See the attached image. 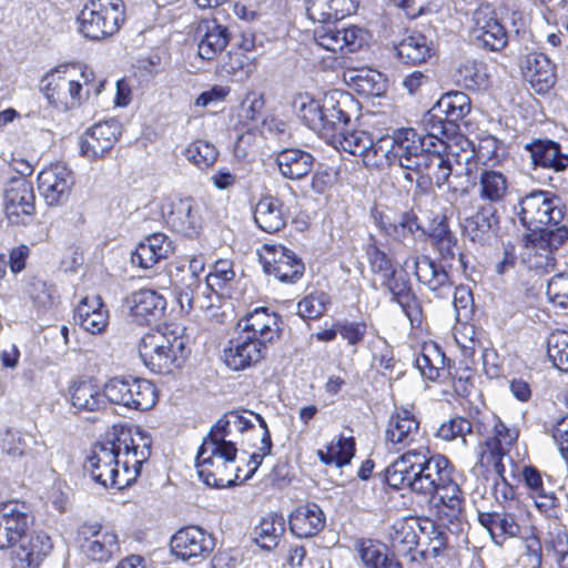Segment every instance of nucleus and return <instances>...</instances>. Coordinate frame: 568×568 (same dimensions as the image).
I'll list each match as a JSON object with an SVG mask.
<instances>
[{"label": "nucleus", "instance_id": "obj_1", "mask_svg": "<svg viewBox=\"0 0 568 568\" xmlns=\"http://www.w3.org/2000/svg\"><path fill=\"white\" fill-rule=\"evenodd\" d=\"M151 445L150 436L139 427H114L93 445L84 469L101 486L123 489L136 480L151 456Z\"/></svg>", "mask_w": 568, "mask_h": 568}, {"label": "nucleus", "instance_id": "obj_2", "mask_svg": "<svg viewBox=\"0 0 568 568\" xmlns=\"http://www.w3.org/2000/svg\"><path fill=\"white\" fill-rule=\"evenodd\" d=\"M423 450L419 481L416 494L438 496L437 515L439 525L453 534L463 531L466 524L465 498L453 477L454 467L444 455H428Z\"/></svg>", "mask_w": 568, "mask_h": 568}, {"label": "nucleus", "instance_id": "obj_3", "mask_svg": "<svg viewBox=\"0 0 568 568\" xmlns=\"http://www.w3.org/2000/svg\"><path fill=\"white\" fill-rule=\"evenodd\" d=\"M474 154L478 159L483 158L480 150L477 152L473 150L470 154L465 156L464 164L459 160H456V163L453 164L448 154H443L436 148H429L413 173L429 183H434L437 187L447 184L453 192L464 194L467 193V187L473 182L470 178L475 164Z\"/></svg>", "mask_w": 568, "mask_h": 568}, {"label": "nucleus", "instance_id": "obj_4", "mask_svg": "<svg viewBox=\"0 0 568 568\" xmlns=\"http://www.w3.org/2000/svg\"><path fill=\"white\" fill-rule=\"evenodd\" d=\"M306 12L310 19L323 23L314 30V40L323 49L344 57L361 49L367 42V33L363 29L351 26L337 29L328 23L334 21L328 0H308Z\"/></svg>", "mask_w": 568, "mask_h": 568}, {"label": "nucleus", "instance_id": "obj_5", "mask_svg": "<svg viewBox=\"0 0 568 568\" xmlns=\"http://www.w3.org/2000/svg\"><path fill=\"white\" fill-rule=\"evenodd\" d=\"M417 281L437 298H446L453 293L456 320H468L473 313V294L467 286L454 287V283L444 266L427 255L412 257Z\"/></svg>", "mask_w": 568, "mask_h": 568}, {"label": "nucleus", "instance_id": "obj_6", "mask_svg": "<svg viewBox=\"0 0 568 568\" xmlns=\"http://www.w3.org/2000/svg\"><path fill=\"white\" fill-rule=\"evenodd\" d=\"M187 353L185 338L168 328L144 334L139 344L144 365L159 374H169L180 367Z\"/></svg>", "mask_w": 568, "mask_h": 568}, {"label": "nucleus", "instance_id": "obj_7", "mask_svg": "<svg viewBox=\"0 0 568 568\" xmlns=\"http://www.w3.org/2000/svg\"><path fill=\"white\" fill-rule=\"evenodd\" d=\"M424 134L415 129L403 128L395 130L392 135H383L377 140L381 165L398 164L402 169L413 172L422 160V156L429 150Z\"/></svg>", "mask_w": 568, "mask_h": 568}, {"label": "nucleus", "instance_id": "obj_8", "mask_svg": "<svg viewBox=\"0 0 568 568\" xmlns=\"http://www.w3.org/2000/svg\"><path fill=\"white\" fill-rule=\"evenodd\" d=\"M229 447H221L212 440L203 442L199 448L195 467L199 477L202 481L215 488H224L232 486L237 479L239 474L233 476L234 462L237 454L235 445H227Z\"/></svg>", "mask_w": 568, "mask_h": 568}, {"label": "nucleus", "instance_id": "obj_9", "mask_svg": "<svg viewBox=\"0 0 568 568\" xmlns=\"http://www.w3.org/2000/svg\"><path fill=\"white\" fill-rule=\"evenodd\" d=\"M93 80L94 73L88 67L81 70L79 80L69 77L67 69L63 72L54 70L43 78L42 91L53 108L65 112L80 106L89 97Z\"/></svg>", "mask_w": 568, "mask_h": 568}, {"label": "nucleus", "instance_id": "obj_10", "mask_svg": "<svg viewBox=\"0 0 568 568\" xmlns=\"http://www.w3.org/2000/svg\"><path fill=\"white\" fill-rule=\"evenodd\" d=\"M124 17L123 0H91L78 17L79 31L88 39L101 40L118 32Z\"/></svg>", "mask_w": 568, "mask_h": 568}, {"label": "nucleus", "instance_id": "obj_11", "mask_svg": "<svg viewBox=\"0 0 568 568\" xmlns=\"http://www.w3.org/2000/svg\"><path fill=\"white\" fill-rule=\"evenodd\" d=\"M514 210L521 224L531 232L549 222H560L564 217L560 199L546 191H532L525 195Z\"/></svg>", "mask_w": 568, "mask_h": 568}, {"label": "nucleus", "instance_id": "obj_12", "mask_svg": "<svg viewBox=\"0 0 568 568\" xmlns=\"http://www.w3.org/2000/svg\"><path fill=\"white\" fill-rule=\"evenodd\" d=\"M3 210L10 224H29L36 213L32 183L22 176L11 179L4 189Z\"/></svg>", "mask_w": 568, "mask_h": 568}, {"label": "nucleus", "instance_id": "obj_13", "mask_svg": "<svg viewBox=\"0 0 568 568\" xmlns=\"http://www.w3.org/2000/svg\"><path fill=\"white\" fill-rule=\"evenodd\" d=\"M81 551L92 561L104 562L119 552L116 534L100 523H84L78 528Z\"/></svg>", "mask_w": 568, "mask_h": 568}, {"label": "nucleus", "instance_id": "obj_14", "mask_svg": "<svg viewBox=\"0 0 568 568\" xmlns=\"http://www.w3.org/2000/svg\"><path fill=\"white\" fill-rule=\"evenodd\" d=\"M260 261L264 272L282 283H295L304 274L303 261L282 245H264Z\"/></svg>", "mask_w": 568, "mask_h": 568}, {"label": "nucleus", "instance_id": "obj_15", "mask_svg": "<svg viewBox=\"0 0 568 568\" xmlns=\"http://www.w3.org/2000/svg\"><path fill=\"white\" fill-rule=\"evenodd\" d=\"M471 39L480 47L498 51L508 42L505 27L489 4H483L473 12Z\"/></svg>", "mask_w": 568, "mask_h": 568}, {"label": "nucleus", "instance_id": "obj_16", "mask_svg": "<svg viewBox=\"0 0 568 568\" xmlns=\"http://www.w3.org/2000/svg\"><path fill=\"white\" fill-rule=\"evenodd\" d=\"M173 556L184 561L202 560L214 549V540L197 526H187L178 530L170 540Z\"/></svg>", "mask_w": 568, "mask_h": 568}, {"label": "nucleus", "instance_id": "obj_17", "mask_svg": "<svg viewBox=\"0 0 568 568\" xmlns=\"http://www.w3.org/2000/svg\"><path fill=\"white\" fill-rule=\"evenodd\" d=\"M163 216L171 230L193 237L202 227L201 207L192 197L174 199L163 206Z\"/></svg>", "mask_w": 568, "mask_h": 568}, {"label": "nucleus", "instance_id": "obj_18", "mask_svg": "<svg viewBox=\"0 0 568 568\" xmlns=\"http://www.w3.org/2000/svg\"><path fill=\"white\" fill-rule=\"evenodd\" d=\"M74 183L71 171L62 163L43 169L38 175V189L48 205L64 203Z\"/></svg>", "mask_w": 568, "mask_h": 568}, {"label": "nucleus", "instance_id": "obj_19", "mask_svg": "<svg viewBox=\"0 0 568 568\" xmlns=\"http://www.w3.org/2000/svg\"><path fill=\"white\" fill-rule=\"evenodd\" d=\"M53 548L50 536L42 531L26 532L12 550L14 568H38Z\"/></svg>", "mask_w": 568, "mask_h": 568}, {"label": "nucleus", "instance_id": "obj_20", "mask_svg": "<svg viewBox=\"0 0 568 568\" xmlns=\"http://www.w3.org/2000/svg\"><path fill=\"white\" fill-rule=\"evenodd\" d=\"M121 135V124L116 120L99 122L83 135L81 154L90 160L103 158L109 153Z\"/></svg>", "mask_w": 568, "mask_h": 568}, {"label": "nucleus", "instance_id": "obj_21", "mask_svg": "<svg viewBox=\"0 0 568 568\" xmlns=\"http://www.w3.org/2000/svg\"><path fill=\"white\" fill-rule=\"evenodd\" d=\"M423 450L409 449L397 457L385 470L387 484L395 489H409L416 493Z\"/></svg>", "mask_w": 568, "mask_h": 568}, {"label": "nucleus", "instance_id": "obj_22", "mask_svg": "<svg viewBox=\"0 0 568 568\" xmlns=\"http://www.w3.org/2000/svg\"><path fill=\"white\" fill-rule=\"evenodd\" d=\"M381 285L390 294L392 301L400 306L412 326H419L423 321L422 306L406 275H400L395 270L392 275L382 280Z\"/></svg>", "mask_w": 568, "mask_h": 568}, {"label": "nucleus", "instance_id": "obj_23", "mask_svg": "<svg viewBox=\"0 0 568 568\" xmlns=\"http://www.w3.org/2000/svg\"><path fill=\"white\" fill-rule=\"evenodd\" d=\"M422 437L420 426L415 415L405 408L396 409L385 429V442L398 450L413 445Z\"/></svg>", "mask_w": 568, "mask_h": 568}, {"label": "nucleus", "instance_id": "obj_24", "mask_svg": "<svg viewBox=\"0 0 568 568\" xmlns=\"http://www.w3.org/2000/svg\"><path fill=\"white\" fill-rule=\"evenodd\" d=\"M266 346L242 333L232 338L224 349L223 359L233 371H243L258 363L265 353Z\"/></svg>", "mask_w": 568, "mask_h": 568}, {"label": "nucleus", "instance_id": "obj_25", "mask_svg": "<svg viewBox=\"0 0 568 568\" xmlns=\"http://www.w3.org/2000/svg\"><path fill=\"white\" fill-rule=\"evenodd\" d=\"M331 145L337 150L361 156L366 166H381L379 152L375 153V149H377V141H373L372 136L366 131H348L345 129L335 140H333Z\"/></svg>", "mask_w": 568, "mask_h": 568}, {"label": "nucleus", "instance_id": "obj_26", "mask_svg": "<svg viewBox=\"0 0 568 568\" xmlns=\"http://www.w3.org/2000/svg\"><path fill=\"white\" fill-rule=\"evenodd\" d=\"M130 315L140 324L159 321L165 312L166 300L151 288H141L126 297Z\"/></svg>", "mask_w": 568, "mask_h": 568}, {"label": "nucleus", "instance_id": "obj_27", "mask_svg": "<svg viewBox=\"0 0 568 568\" xmlns=\"http://www.w3.org/2000/svg\"><path fill=\"white\" fill-rule=\"evenodd\" d=\"M477 517L497 546H503L509 538L523 537L524 528L517 516L510 511H478Z\"/></svg>", "mask_w": 568, "mask_h": 568}, {"label": "nucleus", "instance_id": "obj_28", "mask_svg": "<svg viewBox=\"0 0 568 568\" xmlns=\"http://www.w3.org/2000/svg\"><path fill=\"white\" fill-rule=\"evenodd\" d=\"M520 69L526 81L537 93L548 92L556 83L555 64L540 52H530L520 62Z\"/></svg>", "mask_w": 568, "mask_h": 568}, {"label": "nucleus", "instance_id": "obj_29", "mask_svg": "<svg viewBox=\"0 0 568 568\" xmlns=\"http://www.w3.org/2000/svg\"><path fill=\"white\" fill-rule=\"evenodd\" d=\"M239 325L242 326V334L261 342L264 346L280 336L278 316L265 307L255 308Z\"/></svg>", "mask_w": 568, "mask_h": 568}, {"label": "nucleus", "instance_id": "obj_30", "mask_svg": "<svg viewBox=\"0 0 568 568\" xmlns=\"http://www.w3.org/2000/svg\"><path fill=\"white\" fill-rule=\"evenodd\" d=\"M464 234L475 243L484 244L494 239L499 226L497 210L491 205L480 206L462 222Z\"/></svg>", "mask_w": 568, "mask_h": 568}, {"label": "nucleus", "instance_id": "obj_31", "mask_svg": "<svg viewBox=\"0 0 568 568\" xmlns=\"http://www.w3.org/2000/svg\"><path fill=\"white\" fill-rule=\"evenodd\" d=\"M172 283L181 311L189 313L196 307L204 310L211 305L207 303L211 290L200 277L172 276Z\"/></svg>", "mask_w": 568, "mask_h": 568}, {"label": "nucleus", "instance_id": "obj_32", "mask_svg": "<svg viewBox=\"0 0 568 568\" xmlns=\"http://www.w3.org/2000/svg\"><path fill=\"white\" fill-rule=\"evenodd\" d=\"M29 529V516L16 504L0 508V550L13 548Z\"/></svg>", "mask_w": 568, "mask_h": 568}, {"label": "nucleus", "instance_id": "obj_33", "mask_svg": "<svg viewBox=\"0 0 568 568\" xmlns=\"http://www.w3.org/2000/svg\"><path fill=\"white\" fill-rule=\"evenodd\" d=\"M524 151L535 168L540 166L559 172L568 166V154L562 153L559 143L555 141L537 139L526 143Z\"/></svg>", "mask_w": 568, "mask_h": 568}, {"label": "nucleus", "instance_id": "obj_34", "mask_svg": "<svg viewBox=\"0 0 568 568\" xmlns=\"http://www.w3.org/2000/svg\"><path fill=\"white\" fill-rule=\"evenodd\" d=\"M174 251L172 241L163 233H154L139 243L131 255L134 265L150 268L161 260L168 258Z\"/></svg>", "mask_w": 568, "mask_h": 568}, {"label": "nucleus", "instance_id": "obj_35", "mask_svg": "<svg viewBox=\"0 0 568 568\" xmlns=\"http://www.w3.org/2000/svg\"><path fill=\"white\" fill-rule=\"evenodd\" d=\"M325 515L315 503H306L296 507L290 515L291 531L298 538L317 535L325 526Z\"/></svg>", "mask_w": 568, "mask_h": 568}, {"label": "nucleus", "instance_id": "obj_36", "mask_svg": "<svg viewBox=\"0 0 568 568\" xmlns=\"http://www.w3.org/2000/svg\"><path fill=\"white\" fill-rule=\"evenodd\" d=\"M477 195L487 205L503 203L509 193V179L498 170L481 169L478 174Z\"/></svg>", "mask_w": 568, "mask_h": 568}, {"label": "nucleus", "instance_id": "obj_37", "mask_svg": "<svg viewBox=\"0 0 568 568\" xmlns=\"http://www.w3.org/2000/svg\"><path fill=\"white\" fill-rule=\"evenodd\" d=\"M471 110L469 97L462 91H450L445 93L437 103L428 111V121L440 115L452 126H456Z\"/></svg>", "mask_w": 568, "mask_h": 568}, {"label": "nucleus", "instance_id": "obj_38", "mask_svg": "<svg viewBox=\"0 0 568 568\" xmlns=\"http://www.w3.org/2000/svg\"><path fill=\"white\" fill-rule=\"evenodd\" d=\"M337 92L326 94L323 99V129L318 130V135L328 144L333 143L349 123V115L342 106V102L336 99Z\"/></svg>", "mask_w": 568, "mask_h": 568}, {"label": "nucleus", "instance_id": "obj_39", "mask_svg": "<svg viewBox=\"0 0 568 568\" xmlns=\"http://www.w3.org/2000/svg\"><path fill=\"white\" fill-rule=\"evenodd\" d=\"M197 33L201 37L197 45L199 55L203 60H213L222 54L230 41L227 29L215 20L202 21L197 27Z\"/></svg>", "mask_w": 568, "mask_h": 568}, {"label": "nucleus", "instance_id": "obj_40", "mask_svg": "<svg viewBox=\"0 0 568 568\" xmlns=\"http://www.w3.org/2000/svg\"><path fill=\"white\" fill-rule=\"evenodd\" d=\"M286 220L283 201L278 197L266 195L256 203L254 221L262 231L276 233L285 227Z\"/></svg>", "mask_w": 568, "mask_h": 568}, {"label": "nucleus", "instance_id": "obj_41", "mask_svg": "<svg viewBox=\"0 0 568 568\" xmlns=\"http://www.w3.org/2000/svg\"><path fill=\"white\" fill-rule=\"evenodd\" d=\"M314 156L301 149H285L277 153L276 164L283 178L300 181L313 170Z\"/></svg>", "mask_w": 568, "mask_h": 568}, {"label": "nucleus", "instance_id": "obj_42", "mask_svg": "<svg viewBox=\"0 0 568 568\" xmlns=\"http://www.w3.org/2000/svg\"><path fill=\"white\" fill-rule=\"evenodd\" d=\"M72 406L79 412H98L106 407L104 387L91 379L75 381L69 387Z\"/></svg>", "mask_w": 568, "mask_h": 568}, {"label": "nucleus", "instance_id": "obj_43", "mask_svg": "<svg viewBox=\"0 0 568 568\" xmlns=\"http://www.w3.org/2000/svg\"><path fill=\"white\" fill-rule=\"evenodd\" d=\"M455 82L471 91L485 90L489 83V73L486 63L476 59H465L462 61L455 72Z\"/></svg>", "mask_w": 568, "mask_h": 568}, {"label": "nucleus", "instance_id": "obj_44", "mask_svg": "<svg viewBox=\"0 0 568 568\" xmlns=\"http://www.w3.org/2000/svg\"><path fill=\"white\" fill-rule=\"evenodd\" d=\"M374 219L382 233L398 242H404L414 236L416 232L422 231L418 217L412 212H405L394 221L383 214L374 215Z\"/></svg>", "mask_w": 568, "mask_h": 568}, {"label": "nucleus", "instance_id": "obj_45", "mask_svg": "<svg viewBox=\"0 0 568 568\" xmlns=\"http://www.w3.org/2000/svg\"><path fill=\"white\" fill-rule=\"evenodd\" d=\"M419 526L414 518L399 519L394 523L389 530V541L393 549L402 556L415 554L419 542L416 527Z\"/></svg>", "mask_w": 568, "mask_h": 568}, {"label": "nucleus", "instance_id": "obj_46", "mask_svg": "<svg viewBox=\"0 0 568 568\" xmlns=\"http://www.w3.org/2000/svg\"><path fill=\"white\" fill-rule=\"evenodd\" d=\"M395 50L398 58L407 64L423 63L433 54L430 42L419 32H413L403 38L395 45Z\"/></svg>", "mask_w": 568, "mask_h": 568}, {"label": "nucleus", "instance_id": "obj_47", "mask_svg": "<svg viewBox=\"0 0 568 568\" xmlns=\"http://www.w3.org/2000/svg\"><path fill=\"white\" fill-rule=\"evenodd\" d=\"M285 530V520L282 515L270 514L264 517L254 529V541L264 550L274 549Z\"/></svg>", "mask_w": 568, "mask_h": 568}, {"label": "nucleus", "instance_id": "obj_48", "mask_svg": "<svg viewBox=\"0 0 568 568\" xmlns=\"http://www.w3.org/2000/svg\"><path fill=\"white\" fill-rule=\"evenodd\" d=\"M316 455L323 464L341 468L349 464L355 455L354 438L338 436L336 440H332L326 446V449H318Z\"/></svg>", "mask_w": 568, "mask_h": 568}, {"label": "nucleus", "instance_id": "obj_49", "mask_svg": "<svg viewBox=\"0 0 568 568\" xmlns=\"http://www.w3.org/2000/svg\"><path fill=\"white\" fill-rule=\"evenodd\" d=\"M358 554L365 568H402L400 562L387 554L384 545L373 540L361 541Z\"/></svg>", "mask_w": 568, "mask_h": 568}, {"label": "nucleus", "instance_id": "obj_50", "mask_svg": "<svg viewBox=\"0 0 568 568\" xmlns=\"http://www.w3.org/2000/svg\"><path fill=\"white\" fill-rule=\"evenodd\" d=\"M294 109L300 119L314 132L323 129V100L318 101L308 94L298 95L293 102Z\"/></svg>", "mask_w": 568, "mask_h": 568}, {"label": "nucleus", "instance_id": "obj_51", "mask_svg": "<svg viewBox=\"0 0 568 568\" xmlns=\"http://www.w3.org/2000/svg\"><path fill=\"white\" fill-rule=\"evenodd\" d=\"M216 70L222 75H239L242 79L243 75L247 77L253 71V64L251 59L240 50H230L221 54Z\"/></svg>", "mask_w": 568, "mask_h": 568}, {"label": "nucleus", "instance_id": "obj_52", "mask_svg": "<svg viewBox=\"0 0 568 568\" xmlns=\"http://www.w3.org/2000/svg\"><path fill=\"white\" fill-rule=\"evenodd\" d=\"M183 155L200 170H205L216 162L219 151L215 145L206 140H195L186 145Z\"/></svg>", "mask_w": 568, "mask_h": 568}, {"label": "nucleus", "instance_id": "obj_53", "mask_svg": "<svg viewBox=\"0 0 568 568\" xmlns=\"http://www.w3.org/2000/svg\"><path fill=\"white\" fill-rule=\"evenodd\" d=\"M478 465L487 470H493L497 477H503L505 466L503 458L506 455L505 447L500 446L496 440H485L479 444Z\"/></svg>", "mask_w": 568, "mask_h": 568}, {"label": "nucleus", "instance_id": "obj_54", "mask_svg": "<svg viewBox=\"0 0 568 568\" xmlns=\"http://www.w3.org/2000/svg\"><path fill=\"white\" fill-rule=\"evenodd\" d=\"M129 396L134 400L131 408L136 410H146L156 403L155 386L150 381L143 378L130 377Z\"/></svg>", "mask_w": 568, "mask_h": 568}, {"label": "nucleus", "instance_id": "obj_55", "mask_svg": "<svg viewBox=\"0 0 568 568\" xmlns=\"http://www.w3.org/2000/svg\"><path fill=\"white\" fill-rule=\"evenodd\" d=\"M560 222H549V224L542 225L540 230H536L534 233V240L537 243V247L547 248L554 253L558 250L566 240L568 239V230L565 226H559Z\"/></svg>", "mask_w": 568, "mask_h": 568}, {"label": "nucleus", "instance_id": "obj_56", "mask_svg": "<svg viewBox=\"0 0 568 568\" xmlns=\"http://www.w3.org/2000/svg\"><path fill=\"white\" fill-rule=\"evenodd\" d=\"M547 355L554 366L568 372V333L565 331L551 333L547 338Z\"/></svg>", "mask_w": 568, "mask_h": 568}, {"label": "nucleus", "instance_id": "obj_57", "mask_svg": "<svg viewBox=\"0 0 568 568\" xmlns=\"http://www.w3.org/2000/svg\"><path fill=\"white\" fill-rule=\"evenodd\" d=\"M427 526L430 528V536H428V546L418 550L412 556V560H417L418 557L420 559L426 560L428 558H437L447 545V537L445 532L440 529L439 526H435L433 521H425V526H419L420 530L424 532L427 529Z\"/></svg>", "mask_w": 568, "mask_h": 568}, {"label": "nucleus", "instance_id": "obj_58", "mask_svg": "<svg viewBox=\"0 0 568 568\" xmlns=\"http://www.w3.org/2000/svg\"><path fill=\"white\" fill-rule=\"evenodd\" d=\"M352 79L355 81L358 92L363 94L379 97L385 92V79L378 71L372 69L359 70Z\"/></svg>", "mask_w": 568, "mask_h": 568}, {"label": "nucleus", "instance_id": "obj_59", "mask_svg": "<svg viewBox=\"0 0 568 568\" xmlns=\"http://www.w3.org/2000/svg\"><path fill=\"white\" fill-rule=\"evenodd\" d=\"M471 434V422L462 416H456L444 422L436 432V436L440 439L452 442L462 438L463 444H466V436Z\"/></svg>", "mask_w": 568, "mask_h": 568}, {"label": "nucleus", "instance_id": "obj_60", "mask_svg": "<svg viewBox=\"0 0 568 568\" xmlns=\"http://www.w3.org/2000/svg\"><path fill=\"white\" fill-rule=\"evenodd\" d=\"M329 297L323 292L311 293L297 303V315L303 320H317L326 311Z\"/></svg>", "mask_w": 568, "mask_h": 568}, {"label": "nucleus", "instance_id": "obj_61", "mask_svg": "<svg viewBox=\"0 0 568 568\" xmlns=\"http://www.w3.org/2000/svg\"><path fill=\"white\" fill-rule=\"evenodd\" d=\"M365 252L372 272L379 274L382 280L392 275L396 270L390 257L377 246L373 236H371V242L367 244Z\"/></svg>", "mask_w": 568, "mask_h": 568}, {"label": "nucleus", "instance_id": "obj_62", "mask_svg": "<svg viewBox=\"0 0 568 568\" xmlns=\"http://www.w3.org/2000/svg\"><path fill=\"white\" fill-rule=\"evenodd\" d=\"M235 278L233 264L227 260H220L214 265V271L206 275L205 281L211 292L223 294V290Z\"/></svg>", "mask_w": 568, "mask_h": 568}, {"label": "nucleus", "instance_id": "obj_63", "mask_svg": "<svg viewBox=\"0 0 568 568\" xmlns=\"http://www.w3.org/2000/svg\"><path fill=\"white\" fill-rule=\"evenodd\" d=\"M129 392L130 377H114L104 385L105 402L131 408V405L134 403V400L129 396Z\"/></svg>", "mask_w": 568, "mask_h": 568}, {"label": "nucleus", "instance_id": "obj_64", "mask_svg": "<svg viewBox=\"0 0 568 568\" xmlns=\"http://www.w3.org/2000/svg\"><path fill=\"white\" fill-rule=\"evenodd\" d=\"M538 511L546 518L558 520L562 515V505L554 490L545 489L530 497Z\"/></svg>", "mask_w": 568, "mask_h": 568}]
</instances>
